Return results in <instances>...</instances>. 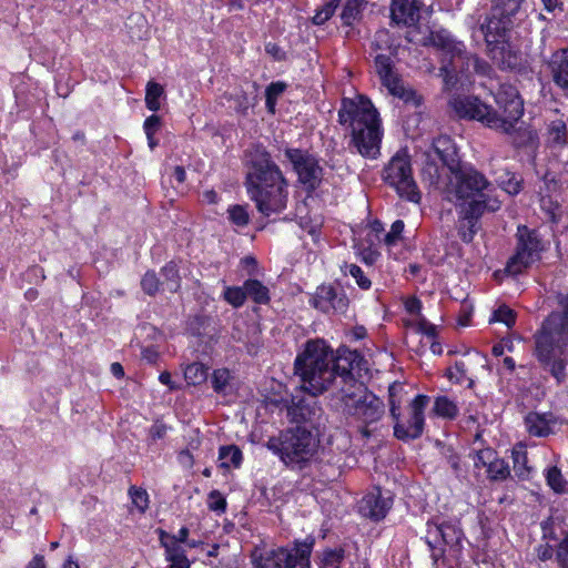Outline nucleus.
<instances>
[{
  "instance_id": "nucleus-1",
  "label": "nucleus",
  "mask_w": 568,
  "mask_h": 568,
  "mask_svg": "<svg viewBox=\"0 0 568 568\" xmlns=\"http://www.w3.org/2000/svg\"><path fill=\"white\" fill-rule=\"evenodd\" d=\"M363 361V355L356 349L342 345L333 351L325 341L311 339L296 356L294 372L301 377L304 388L317 396L326 392L337 377L341 379V387L352 388L359 385L353 369Z\"/></svg>"
},
{
  "instance_id": "nucleus-2",
  "label": "nucleus",
  "mask_w": 568,
  "mask_h": 568,
  "mask_svg": "<svg viewBox=\"0 0 568 568\" xmlns=\"http://www.w3.org/2000/svg\"><path fill=\"white\" fill-rule=\"evenodd\" d=\"M523 1L494 0L491 17L473 31V38L485 41L488 55L501 70H521L525 67L523 53L508 41L513 17Z\"/></svg>"
},
{
  "instance_id": "nucleus-3",
  "label": "nucleus",
  "mask_w": 568,
  "mask_h": 568,
  "mask_svg": "<svg viewBox=\"0 0 568 568\" xmlns=\"http://www.w3.org/2000/svg\"><path fill=\"white\" fill-rule=\"evenodd\" d=\"M432 149L442 162L439 166L429 153L422 170V175L429 185L439 191L443 202L455 206L457 222L462 221V158L456 142L447 134L433 140Z\"/></svg>"
},
{
  "instance_id": "nucleus-4",
  "label": "nucleus",
  "mask_w": 568,
  "mask_h": 568,
  "mask_svg": "<svg viewBox=\"0 0 568 568\" xmlns=\"http://www.w3.org/2000/svg\"><path fill=\"white\" fill-rule=\"evenodd\" d=\"M252 171L246 175V186L257 210L265 216L280 213L287 203V181L270 152L257 148L251 156Z\"/></svg>"
},
{
  "instance_id": "nucleus-5",
  "label": "nucleus",
  "mask_w": 568,
  "mask_h": 568,
  "mask_svg": "<svg viewBox=\"0 0 568 568\" xmlns=\"http://www.w3.org/2000/svg\"><path fill=\"white\" fill-rule=\"evenodd\" d=\"M337 121L351 129V144L363 158L376 159L379 155L382 121L368 97L358 94L356 99L343 98Z\"/></svg>"
},
{
  "instance_id": "nucleus-6",
  "label": "nucleus",
  "mask_w": 568,
  "mask_h": 568,
  "mask_svg": "<svg viewBox=\"0 0 568 568\" xmlns=\"http://www.w3.org/2000/svg\"><path fill=\"white\" fill-rule=\"evenodd\" d=\"M534 337L539 362L549 366L550 374L558 383H562L566 378V362L556 358V352L561 355L568 346V296L564 303V312L550 313Z\"/></svg>"
},
{
  "instance_id": "nucleus-7",
  "label": "nucleus",
  "mask_w": 568,
  "mask_h": 568,
  "mask_svg": "<svg viewBox=\"0 0 568 568\" xmlns=\"http://www.w3.org/2000/svg\"><path fill=\"white\" fill-rule=\"evenodd\" d=\"M320 432L308 426H292L271 437L266 447L291 470L302 471L310 467L320 448Z\"/></svg>"
},
{
  "instance_id": "nucleus-8",
  "label": "nucleus",
  "mask_w": 568,
  "mask_h": 568,
  "mask_svg": "<svg viewBox=\"0 0 568 568\" xmlns=\"http://www.w3.org/2000/svg\"><path fill=\"white\" fill-rule=\"evenodd\" d=\"M491 183L486 176L470 164L464 163V221H467V232L464 242L471 241L481 230L480 217L486 211L496 212L500 202L494 197Z\"/></svg>"
},
{
  "instance_id": "nucleus-9",
  "label": "nucleus",
  "mask_w": 568,
  "mask_h": 568,
  "mask_svg": "<svg viewBox=\"0 0 568 568\" xmlns=\"http://www.w3.org/2000/svg\"><path fill=\"white\" fill-rule=\"evenodd\" d=\"M316 544L314 535L295 538L284 546L272 548L258 556L253 555L254 568H312V554Z\"/></svg>"
},
{
  "instance_id": "nucleus-10",
  "label": "nucleus",
  "mask_w": 568,
  "mask_h": 568,
  "mask_svg": "<svg viewBox=\"0 0 568 568\" xmlns=\"http://www.w3.org/2000/svg\"><path fill=\"white\" fill-rule=\"evenodd\" d=\"M384 182L394 187L397 194L409 202L418 204L422 193L413 178L410 156L404 150L395 153L383 171Z\"/></svg>"
},
{
  "instance_id": "nucleus-11",
  "label": "nucleus",
  "mask_w": 568,
  "mask_h": 568,
  "mask_svg": "<svg viewBox=\"0 0 568 568\" xmlns=\"http://www.w3.org/2000/svg\"><path fill=\"white\" fill-rule=\"evenodd\" d=\"M339 393L348 415L362 419L365 424L375 423L384 415L383 400L369 392L364 384L352 388L341 387Z\"/></svg>"
},
{
  "instance_id": "nucleus-12",
  "label": "nucleus",
  "mask_w": 568,
  "mask_h": 568,
  "mask_svg": "<svg viewBox=\"0 0 568 568\" xmlns=\"http://www.w3.org/2000/svg\"><path fill=\"white\" fill-rule=\"evenodd\" d=\"M283 151L307 194L315 192L321 186L324 175L317 155L300 148L285 146Z\"/></svg>"
},
{
  "instance_id": "nucleus-13",
  "label": "nucleus",
  "mask_w": 568,
  "mask_h": 568,
  "mask_svg": "<svg viewBox=\"0 0 568 568\" xmlns=\"http://www.w3.org/2000/svg\"><path fill=\"white\" fill-rule=\"evenodd\" d=\"M516 254L507 262L505 271L510 275L520 274L532 263L540 260V253L544 251L541 240L535 230L526 225H519L517 229Z\"/></svg>"
},
{
  "instance_id": "nucleus-14",
  "label": "nucleus",
  "mask_w": 568,
  "mask_h": 568,
  "mask_svg": "<svg viewBox=\"0 0 568 568\" xmlns=\"http://www.w3.org/2000/svg\"><path fill=\"white\" fill-rule=\"evenodd\" d=\"M438 75L443 79L440 94L447 101L446 114L453 121H462V81L454 54L442 58Z\"/></svg>"
},
{
  "instance_id": "nucleus-15",
  "label": "nucleus",
  "mask_w": 568,
  "mask_h": 568,
  "mask_svg": "<svg viewBox=\"0 0 568 568\" xmlns=\"http://www.w3.org/2000/svg\"><path fill=\"white\" fill-rule=\"evenodd\" d=\"M496 130L510 133L515 124L523 116L524 102L516 88L513 85H501L496 94Z\"/></svg>"
},
{
  "instance_id": "nucleus-16",
  "label": "nucleus",
  "mask_w": 568,
  "mask_h": 568,
  "mask_svg": "<svg viewBox=\"0 0 568 568\" xmlns=\"http://www.w3.org/2000/svg\"><path fill=\"white\" fill-rule=\"evenodd\" d=\"M430 397L424 394H418L409 404L410 416L406 423L394 419V436L398 440L409 442L419 438L424 433L425 416L424 409L428 405Z\"/></svg>"
},
{
  "instance_id": "nucleus-17",
  "label": "nucleus",
  "mask_w": 568,
  "mask_h": 568,
  "mask_svg": "<svg viewBox=\"0 0 568 568\" xmlns=\"http://www.w3.org/2000/svg\"><path fill=\"white\" fill-rule=\"evenodd\" d=\"M186 332L204 345L203 352L210 353L217 343L220 331L214 316L204 312L190 315L186 321Z\"/></svg>"
},
{
  "instance_id": "nucleus-18",
  "label": "nucleus",
  "mask_w": 568,
  "mask_h": 568,
  "mask_svg": "<svg viewBox=\"0 0 568 568\" xmlns=\"http://www.w3.org/2000/svg\"><path fill=\"white\" fill-rule=\"evenodd\" d=\"M310 304L324 314H345L349 306V298L343 288L322 284L310 298Z\"/></svg>"
},
{
  "instance_id": "nucleus-19",
  "label": "nucleus",
  "mask_w": 568,
  "mask_h": 568,
  "mask_svg": "<svg viewBox=\"0 0 568 568\" xmlns=\"http://www.w3.org/2000/svg\"><path fill=\"white\" fill-rule=\"evenodd\" d=\"M393 506V495L389 490L373 487L359 501L358 513L372 521L383 520Z\"/></svg>"
},
{
  "instance_id": "nucleus-20",
  "label": "nucleus",
  "mask_w": 568,
  "mask_h": 568,
  "mask_svg": "<svg viewBox=\"0 0 568 568\" xmlns=\"http://www.w3.org/2000/svg\"><path fill=\"white\" fill-rule=\"evenodd\" d=\"M434 536L440 539L443 547L446 548V552L450 561H455L454 568H460L462 528L455 524L445 521L434 527Z\"/></svg>"
},
{
  "instance_id": "nucleus-21",
  "label": "nucleus",
  "mask_w": 568,
  "mask_h": 568,
  "mask_svg": "<svg viewBox=\"0 0 568 568\" xmlns=\"http://www.w3.org/2000/svg\"><path fill=\"white\" fill-rule=\"evenodd\" d=\"M321 414L322 409L315 400L307 402L306 399H301L288 408V415L295 426L305 425L313 429V432H320L318 420Z\"/></svg>"
},
{
  "instance_id": "nucleus-22",
  "label": "nucleus",
  "mask_w": 568,
  "mask_h": 568,
  "mask_svg": "<svg viewBox=\"0 0 568 568\" xmlns=\"http://www.w3.org/2000/svg\"><path fill=\"white\" fill-rule=\"evenodd\" d=\"M464 119L476 120L488 128H496V111L474 95L464 97Z\"/></svg>"
},
{
  "instance_id": "nucleus-23",
  "label": "nucleus",
  "mask_w": 568,
  "mask_h": 568,
  "mask_svg": "<svg viewBox=\"0 0 568 568\" xmlns=\"http://www.w3.org/2000/svg\"><path fill=\"white\" fill-rule=\"evenodd\" d=\"M524 424L530 436L547 437L554 433V427L558 424V417L550 412H530L525 416Z\"/></svg>"
},
{
  "instance_id": "nucleus-24",
  "label": "nucleus",
  "mask_w": 568,
  "mask_h": 568,
  "mask_svg": "<svg viewBox=\"0 0 568 568\" xmlns=\"http://www.w3.org/2000/svg\"><path fill=\"white\" fill-rule=\"evenodd\" d=\"M390 19L396 24L412 26L419 20L417 0H392Z\"/></svg>"
},
{
  "instance_id": "nucleus-25",
  "label": "nucleus",
  "mask_w": 568,
  "mask_h": 568,
  "mask_svg": "<svg viewBox=\"0 0 568 568\" xmlns=\"http://www.w3.org/2000/svg\"><path fill=\"white\" fill-rule=\"evenodd\" d=\"M347 557L346 545L342 544L316 551L314 561L318 568H342Z\"/></svg>"
},
{
  "instance_id": "nucleus-26",
  "label": "nucleus",
  "mask_w": 568,
  "mask_h": 568,
  "mask_svg": "<svg viewBox=\"0 0 568 568\" xmlns=\"http://www.w3.org/2000/svg\"><path fill=\"white\" fill-rule=\"evenodd\" d=\"M548 65L555 84L568 90V48L554 52Z\"/></svg>"
},
{
  "instance_id": "nucleus-27",
  "label": "nucleus",
  "mask_w": 568,
  "mask_h": 568,
  "mask_svg": "<svg viewBox=\"0 0 568 568\" xmlns=\"http://www.w3.org/2000/svg\"><path fill=\"white\" fill-rule=\"evenodd\" d=\"M459 239H462V225L456 224L447 234L444 256L446 264L454 267L456 271H458L462 265V245Z\"/></svg>"
},
{
  "instance_id": "nucleus-28",
  "label": "nucleus",
  "mask_w": 568,
  "mask_h": 568,
  "mask_svg": "<svg viewBox=\"0 0 568 568\" xmlns=\"http://www.w3.org/2000/svg\"><path fill=\"white\" fill-rule=\"evenodd\" d=\"M509 134L513 136L511 143L515 148L529 149L535 152L539 145L538 134L531 128H514Z\"/></svg>"
},
{
  "instance_id": "nucleus-29",
  "label": "nucleus",
  "mask_w": 568,
  "mask_h": 568,
  "mask_svg": "<svg viewBox=\"0 0 568 568\" xmlns=\"http://www.w3.org/2000/svg\"><path fill=\"white\" fill-rule=\"evenodd\" d=\"M423 539L430 552L433 566H437L438 561L442 560L444 566H447L448 568H454V565L452 564L446 552V548L443 547L440 539L434 536V528L428 529L427 535Z\"/></svg>"
},
{
  "instance_id": "nucleus-30",
  "label": "nucleus",
  "mask_w": 568,
  "mask_h": 568,
  "mask_svg": "<svg viewBox=\"0 0 568 568\" xmlns=\"http://www.w3.org/2000/svg\"><path fill=\"white\" fill-rule=\"evenodd\" d=\"M367 2L359 0H346L339 13L342 27H354L363 19V11Z\"/></svg>"
},
{
  "instance_id": "nucleus-31",
  "label": "nucleus",
  "mask_w": 568,
  "mask_h": 568,
  "mask_svg": "<svg viewBox=\"0 0 568 568\" xmlns=\"http://www.w3.org/2000/svg\"><path fill=\"white\" fill-rule=\"evenodd\" d=\"M220 468L229 469L230 467L240 468L243 462V454L239 446L223 445L219 449Z\"/></svg>"
},
{
  "instance_id": "nucleus-32",
  "label": "nucleus",
  "mask_w": 568,
  "mask_h": 568,
  "mask_svg": "<svg viewBox=\"0 0 568 568\" xmlns=\"http://www.w3.org/2000/svg\"><path fill=\"white\" fill-rule=\"evenodd\" d=\"M246 298L254 303L265 305L270 302V290L258 280L248 278L243 283Z\"/></svg>"
},
{
  "instance_id": "nucleus-33",
  "label": "nucleus",
  "mask_w": 568,
  "mask_h": 568,
  "mask_svg": "<svg viewBox=\"0 0 568 568\" xmlns=\"http://www.w3.org/2000/svg\"><path fill=\"white\" fill-rule=\"evenodd\" d=\"M430 41L434 47L440 49L444 53L443 57L447 54L449 57L450 54H454V60L456 58H462V49H458L448 32L445 30L438 31V32H432L430 34Z\"/></svg>"
},
{
  "instance_id": "nucleus-34",
  "label": "nucleus",
  "mask_w": 568,
  "mask_h": 568,
  "mask_svg": "<svg viewBox=\"0 0 568 568\" xmlns=\"http://www.w3.org/2000/svg\"><path fill=\"white\" fill-rule=\"evenodd\" d=\"M234 378L232 372L226 368H216L211 374V385L213 390L219 395H227L230 394L231 381Z\"/></svg>"
},
{
  "instance_id": "nucleus-35",
  "label": "nucleus",
  "mask_w": 568,
  "mask_h": 568,
  "mask_svg": "<svg viewBox=\"0 0 568 568\" xmlns=\"http://www.w3.org/2000/svg\"><path fill=\"white\" fill-rule=\"evenodd\" d=\"M165 91L163 85L151 80L145 87V105L150 111L156 112L161 108V100L165 99Z\"/></svg>"
},
{
  "instance_id": "nucleus-36",
  "label": "nucleus",
  "mask_w": 568,
  "mask_h": 568,
  "mask_svg": "<svg viewBox=\"0 0 568 568\" xmlns=\"http://www.w3.org/2000/svg\"><path fill=\"white\" fill-rule=\"evenodd\" d=\"M160 274L164 277V284L171 293H176L181 288V276L178 263L175 261L168 262L161 270Z\"/></svg>"
},
{
  "instance_id": "nucleus-37",
  "label": "nucleus",
  "mask_w": 568,
  "mask_h": 568,
  "mask_svg": "<svg viewBox=\"0 0 568 568\" xmlns=\"http://www.w3.org/2000/svg\"><path fill=\"white\" fill-rule=\"evenodd\" d=\"M209 367L200 362L189 364L184 369V378L190 385H201L207 381Z\"/></svg>"
},
{
  "instance_id": "nucleus-38",
  "label": "nucleus",
  "mask_w": 568,
  "mask_h": 568,
  "mask_svg": "<svg viewBox=\"0 0 568 568\" xmlns=\"http://www.w3.org/2000/svg\"><path fill=\"white\" fill-rule=\"evenodd\" d=\"M404 385L394 382L388 386L389 415L393 419L400 417V405L403 400Z\"/></svg>"
},
{
  "instance_id": "nucleus-39",
  "label": "nucleus",
  "mask_w": 568,
  "mask_h": 568,
  "mask_svg": "<svg viewBox=\"0 0 568 568\" xmlns=\"http://www.w3.org/2000/svg\"><path fill=\"white\" fill-rule=\"evenodd\" d=\"M433 413L438 417L453 419L458 415V406L447 396H438L435 398Z\"/></svg>"
},
{
  "instance_id": "nucleus-40",
  "label": "nucleus",
  "mask_w": 568,
  "mask_h": 568,
  "mask_svg": "<svg viewBox=\"0 0 568 568\" xmlns=\"http://www.w3.org/2000/svg\"><path fill=\"white\" fill-rule=\"evenodd\" d=\"M338 3L332 0H327L323 6H321L316 11L314 17L311 19L314 26H323L325 24L336 12L338 8Z\"/></svg>"
},
{
  "instance_id": "nucleus-41",
  "label": "nucleus",
  "mask_w": 568,
  "mask_h": 568,
  "mask_svg": "<svg viewBox=\"0 0 568 568\" xmlns=\"http://www.w3.org/2000/svg\"><path fill=\"white\" fill-rule=\"evenodd\" d=\"M227 213L230 222L239 227H244L250 223L247 205H230L227 209Z\"/></svg>"
},
{
  "instance_id": "nucleus-42",
  "label": "nucleus",
  "mask_w": 568,
  "mask_h": 568,
  "mask_svg": "<svg viewBox=\"0 0 568 568\" xmlns=\"http://www.w3.org/2000/svg\"><path fill=\"white\" fill-rule=\"evenodd\" d=\"M561 516L560 515H552L550 516L546 521L541 524L542 529V538L544 539H550V540H557L558 534L557 529H560L561 534L564 535V530L561 529Z\"/></svg>"
},
{
  "instance_id": "nucleus-43",
  "label": "nucleus",
  "mask_w": 568,
  "mask_h": 568,
  "mask_svg": "<svg viewBox=\"0 0 568 568\" xmlns=\"http://www.w3.org/2000/svg\"><path fill=\"white\" fill-rule=\"evenodd\" d=\"M224 300L235 308L244 305L246 294L244 286H227L223 292Z\"/></svg>"
},
{
  "instance_id": "nucleus-44",
  "label": "nucleus",
  "mask_w": 568,
  "mask_h": 568,
  "mask_svg": "<svg viewBox=\"0 0 568 568\" xmlns=\"http://www.w3.org/2000/svg\"><path fill=\"white\" fill-rule=\"evenodd\" d=\"M486 473L491 479L501 480L509 476L510 469L507 463L494 456L493 460L489 463L488 468L486 469Z\"/></svg>"
},
{
  "instance_id": "nucleus-45",
  "label": "nucleus",
  "mask_w": 568,
  "mask_h": 568,
  "mask_svg": "<svg viewBox=\"0 0 568 568\" xmlns=\"http://www.w3.org/2000/svg\"><path fill=\"white\" fill-rule=\"evenodd\" d=\"M161 282L153 270H149L141 278V288L149 296H155L160 291Z\"/></svg>"
},
{
  "instance_id": "nucleus-46",
  "label": "nucleus",
  "mask_w": 568,
  "mask_h": 568,
  "mask_svg": "<svg viewBox=\"0 0 568 568\" xmlns=\"http://www.w3.org/2000/svg\"><path fill=\"white\" fill-rule=\"evenodd\" d=\"M527 462V453L521 447L513 450L514 471L519 478H526L530 471Z\"/></svg>"
},
{
  "instance_id": "nucleus-47",
  "label": "nucleus",
  "mask_w": 568,
  "mask_h": 568,
  "mask_svg": "<svg viewBox=\"0 0 568 568\" xmlns=\"http://www.w3.org/2000/svg\"><path fill=\"white\" fill-rule=\"evenodd\" d=\"M495 456V452L489 448H474L473 453L469 454V458L473 459L475 468L479 469L480 467L488 468L489 463L493 460Z\"/></svg>"
},
{
  "instance_id": "nucleus-48",
  "label": "nucleus",
  "mask_w": 568,
  "mask_h": 568,
  "mask_svg": "<svg viewBox=\"0 0 568 568\" xmlns=\"http://www.w3.org/2000/svg\"><path fill=\"white\" fill-rule=\"evenodd\" d=\"M547 483L556 493H564L566 490L567 483L562 477L560 469L556 466L550 467L547 470Z\"/></svg>"
},
{
  "instance_id": "nucleus-49",
  "label": "nucleus",
  "mask_w": 568,
  "mask_h": 568,
  "mask_svg": "<svg viewBox=\"0 0 568 568\" xmlns=\"http://www.w3.org/2000/svg\"><path fill=\"white\" fill-rule=\"evenodd\" d=\"M566 124L562 121L554 122L548 131V141L552 145H562L566 140Z\"/></svg>"
},
{
  "instance_id": "nucleus-50",
  "label": "nucleus",
  "mask_w": 568,
  "mask_h": 568,
  "mask_svg": "<svg viewBox=\"0 0 568 568\" xmlns=\"http://www.w3.org/2000/svg\"><path fill=\"white\" fill-rule=\"evenodd\" d=\"M207 507L210 510L217 514H224L227 508V503L222 493L217 489L210 491L207 496Z\"/></svg>"
},
{
  "instance_id": "nucleus-51",
  "label": "nucleus",
  "mask_w": 568,
  "mask_h": 568,
  "mask_svg": "<svg viewBox=\"0 0 568 568\" xmlns=\"http://www.w3.org/2000/svg\"><path fill=\"white\" fill-rule=\"evenodd\" d=\"M374 62H375L376 73L378 74L379 78H386L390 73L395 72L394 71L395 65L389 55L377 54L375 57Z\"/></svg>"
},
{
  "instance_id": "nucleus-52",
  "label": "nucleus",
  "mask_w": 568,
  "mask_h": 568,
  "mask_svg": "<svg viewBox=\"0 0 568 568\" xmlns=\"http://www.w3.org/2000/svg\"><path fill=\"white\" fill-rule=\"evenodd\" d=\"M555 560L559 568H568V530L555 548Z\"/></svg>"
},
{
  "instance_id": "nucleus-53",
  "label": "nucleus",
  "mask_w": 568,
  "mask_h": 568,
  "mask_svg": "<svg viewBox=\"0 0 568 568\" xmlns=\"http://www.w3.org/2000/svg\"><path fill=\"white\" fill-rule=\"evenodd\" d=\"M516 314L506 305L499 306L494 311L490 322H500L506 324L507 327H511L515 324Z\"/></svg>"
},
{
  "instance_id": "nucleus-54",
  "label": "nucleus",
  "mask_w": 568,
  "mask_h": 568,
  "mask_svg": "<svg viewBox=\"0 0 568 568\" xmlns=\"http://www.w3.org/2000/svg\"><path fill=\"white\" fill-rule=\"evenodd\" d=\"M404 227L405 224L402 220H396L393 222L389 232H387L384 236V243L388 246L396 245L402 237Z\"/></svg>"
},
{
  "instance_id": "nucleus-55",
  "label": "nucleus",
  "mask_w": 568,
  "mask_h": 568,
  "mask_svg": "<svg viewBox=\"0 0 568 568\" xmlns=\"http://www.w3.org/2000/svg\"><path fill=\"white\" fill-rule=\"evenodd\" d=\"M163 548L165 549V558L168 561L186 558L185 549L175 540L169 541Z\"/></svg>"
},
{
  "instance_id": "nucleus-56",
  "label": "nucleus",
  "mask_w": 568,
  "mask_h": 568,
  "mask_svg": "<svg viewBox=\"0 0 568 568\" xmlns=\"http://www.w3.org/2000/svg\"><path fill=\"white\" fill-rule=\"evenodd\" d=\"M348 273L356 280L357 285L362 290H369L372 286L371 280L365 276L363 270L356 264L346 265Z\"/></svg>"
},
{
  "instance_id": "nucleus-57",
  "label": "nucleus",
  "mask_w": 568,
  "mask_h": 568,
  "mask_svg": "<svg viewBox=\"0 0 568 568\" xmlns=\"http://www.w3.org/2000/svg\"><path fill=\"white\" fill-rule=\"evenodd\" d=\"M130 495L133 504L143 513L148 508L149 495L142 488L131 487Z\"/></svg>"
},
{
  "instance_id": "nucleus-58",
  "label": "nucleus",
  "mask_w": 568,
  "mask_h": 568,
  "mask_svg": "<svg viewBox=\"0 0 568 568\" xmlns=\"http://www.w3.org/2000/svg\"><path fill=\"white\" fill-rule=\"evenodd\" d=\"M169 426L165 425L162 420L155 419L154 424L149 429V437L152 442H156L158 439H162L165 437L168 433Z\"/></svg>"
},
{
  "instance_id": "nucleus-59",
  "label": "nucleus",
  "mask_w": 568,
  "mask_h": 568,
  "mask_svg": "<svg viewBox=\"0 0 568 568\" xmlns=\"http://www.w3.org/2000/svg\"><path fill=\"white\" fill-rule=\"evenodd\" d=\"M287 89V84L284 81L271 82L265 89V98L278 99Z\"/></svg>"
},
{
  "instance_id": "nucleus-60",
  "label": "nucleus",
  "mask_w": 568,
  "mask_h": 568,
  "mask_svg": "<svg viewBox=\"0 0 568 568\" xmlns=\"http://www.w3.org/2000/svg\"><path fill=\"white\" fill-rule=\"evenodd\" d=\"M417 332L434 339L437 335V327L429 323L424 316H420L417 322Z\"/></svg>"
},
{
  "instance_id": "nucleus-61",
  "label": "nucleus",
  "mask_w": 568,
  "mask_h": 568,
  "mask_svg": "<svg viewBox=\"0 0 568 568\" xmlns=\"http://www.w3.org/2000/svg\"><path fill=\"white\" fill-rule=\"evenodd\" d=\"M264 48L265 52L271 55L274 61L281 62L287 60V53L277 43L267 42Z\"/></svg>"
},
{
  "instance_id": "nucleus-62",
  "label": "nucleus",
  "mask_w": 568,
  "mask_h": 568,
  "mask_svg": "<svg viewBox=\"0 0 568 568\" xmlns=\"http://www.w3.org/2000/svg\"><path fill=\"white\" fill-rule=\"evenodd\" d=\"M162 126V120L159 115L152 114L148 116L143 123V130L146 135L155 134Z\"/></svg>"
},
{
  "instance_id": "nucleus-63",
  "label": "nucleus",
  "mask_w": 568,
  "mask_h": 568,
  "mask_svg": "<svg viewBox=\"0 0 568 568\" xmlns=\"http://www.w3.org/2000/svg\"><path fill=\"white\" fill-rule=\"evenodd\" d=\"M406 104H412L415 108H419L424 103V98L417 93L416 90L408 88L406 94L403 98Z\"/></svg>"
},
{
  "instance_id": "nucleus-64",
  "label": "nucleus",
  "mask_w": 568,
  "mask_h": 568,
  "mask_svg": "<svg viewBox=\"0 0 568 568\" xmlns=\"http://www.w3.org/2000/svg\"><path fill=\"white\" fill-rule=\"evenodd\" d=\"M504 190L511 195L518 194L521 190V180H517L514 175L503 182Z\"/></svg>"
}]
</instances>
